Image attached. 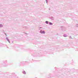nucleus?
I'll return each mask as SVG.
<instances>
[{
  "mask_svg": "<svg viewBox=\"0 0 78 78\" xmlns=\"http://www.w3.org/2000/svg\"><path fill=\"white\" fill-rule=\"evenodd\" d=\"M50 25H53V24L51 23H49Z\"/></svg>",
  "mask_w": 78,
  "mask_h": 78,
  "instance_id": "3",
  "label": "nucleus"
},
{
  "mask_svg": "<svg viewBox=\"0 0 78 78\" xmlns=\"http://www.w3.org/2000/svg\"><path fill=\"white\" fill-rule=\"evenodd\" d=\"M40 33H44V34H45V32L44 31H43L42 30H41L40 31Z\"/></svg>",
  "mask_w": 78,
  "mask_h": 78,
  "instance_id": "1",
  "label": "nucleus"
},
{
  "mask_svg": "<svg viewBox=\"0 0 78 78\" xmlns=\"http://www.w3.org/2000/svg\"><path fill=\"white\" fill-rule=\"evenodd\" d=\"M46 23H48V21H46Z\"/></svg>",
  "mask_w": 78,
  "mask_h": 78,
  "instance_id": "4",
  "label": "nucleus"
},
{
  "mask_svg": "<svg viewBox=\"0 0 78 78\" xmlns=\"http://www.w3.org/2000/svg\"><path fill=\"white\" fill-rule=\"evenodd\" d=\"M23 73H24V74H26V73L25 72V71H23Z\"/></svg>",
  "mask_w": 78,
  "mask_h": 78,
  "instance_id": "2",
  "label": "nucleus"
}]
</instances>
